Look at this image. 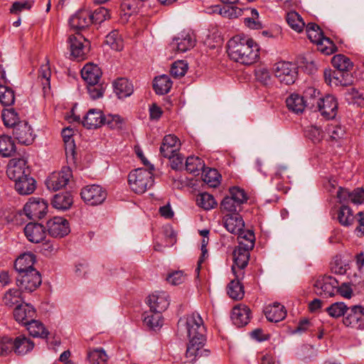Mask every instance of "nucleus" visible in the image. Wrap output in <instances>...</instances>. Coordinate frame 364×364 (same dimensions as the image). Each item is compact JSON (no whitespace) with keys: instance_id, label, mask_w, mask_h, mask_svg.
<instances>
[{"instance_id":"f257e3e1","label":"nucleus","mask_w":364,"mask_h":364,"mask_svg":"<svg viewBox=\"0 0 364 364\" xmlns=\"http://www.w3.org/2000/svg\"><path fill=\"white\" fill-rule=\"evenodd\" d=\"M178 326L186 328L189 339L185 360L182 364H193L200 357L209 355L210 351L204 348L206 341V328L200 314L193 313L188 315L185 321L180 319Z\"/></svg>"},{"instance_id":"f03ea898","label":"nucleus","mask_w":364,"mask_h":364,"mask_svg":"<svg viewBox=\"0 0 364 364\" xmlns=\"http://www.w3.org/2000/svg\"><path fill=\"white\" fill-rule=\"evenodd\" d=\"M258 45L250 38L236 36L228 43V53L235 62L250 65L259 58Z\"/></svg>"},{"instance_id":"7ed1b4c3","label":"nucleus","mask_w":364,"mask_h":364,"mask_svg":"<svg viewBox=\"0 0 364 364\" xmlns=\"http://www.w3.org/2000/svg\"><path fill=\"white\" fill-rule=\"evenodd\" d=\"M247 200V196L243 189L232 187L229 190V195L221 201V210L227 214L239 213L242 210V204Z\"/></svg>"},{"instance_id":"20e7f679","label":"nucleus","mask_w":364,"mask_h":364,"mask_svg":"<svg viewBox=\"0 0 364 364\" xmlns=\"http://www.w3.org/2000/svg\"><path fill=\"white\" fill-rule=\"evenodd\" d=\"M128 181L134 192L141 194L154 185L153 173L145 168H136L129 173Z\"/></svg>"},{"instance_id":"39448f33","label":"nucleus","mask_w":364,"mask_h":364,"mask_svg":"<svg viewBox=\"0 0 364 364\" xmlns=\"http://www.w3.org/2000/svg\"><path fill=\"white\" fill-rule=\"evenodd\" d=\"M306 32L309 40L320 46L319 49L326 55H331L336 51V46L333 41L323 36L319 26L314 23L306 25Z\"/></svg>"},{"instance_id":"423d86ee","label":"nucleus","mask_w":364,"mask_h":364,"mask_svg":"<svg viewBox=\"0 0 364 364\" xmlns=\"http://www.w3.org/2000/svg\"><path fill=\"white\" fill-rule=\"evenodd\" d=\"M70 56L77 60H84L90 50V42L80 33L70 35L68 39Z\"/></svg>"},{"instance_id":"0eeeda50","label":"nucleus","mask_w":364,"mask_h":364,"mask_svg":"<svg viewBox=\"0 0 364 364\" xmlns=\"http://www.w3.org/2000/svg\"><path fill=\"white\" fill-rule=\"evenodd\" d=\"M41 275L36 269L18 272L16 277V285L21 291L32 292L41 284Z\"/></svg>"},{"instance_id":"6e6552de","label":"nucleus","mask_w":364,"mask_h":364,"mask_svg":"<svg viewBox=\"0 0 364 364\" xmlns=\"http://www.w3.org/2000/svg\"><path fill=\"white\" fill-rule=\"evenodd\" d=\"M275 77L281 83L289 85L296 81L297 78V68L289 62H278L274 65Z\"/></svg>"},{"instance_id":"1a4fd4ad","label":"nucleus","mask_w":364,"mask_h":364,"mask_svg":"<svg viewBox=\"0 0 364 364\" xmlns=\"http://www.w3.org/2000/svg\"><path fill=\"white\" fill-rule=\"evenodd\" d=\"M80 196L86 204L95 206L102 204L105 200L107 193L102 186L92 184L81 189Z\"/></svg>"},{"instance_id":"9d476101","label":"nucleus","mask_w":364,"mask_h":364,"mask_svg":"<svg viewBox=\"0 0 364 364\" xmlns=\"http://www.w3.org/2000/svg\"><path fill=\"white\" fill-rule=\"evenodd\" d=\"M252 249H247L243 246L237 245L233 251V262L232 271L237 279L244 277L243 269L247 267L250 259V251Z\"/></svg>"},{"instance_id":"9b49d317","label":"nucleus","mask_w":364,"mask_h":364,"mask_svg":"<svg viewBox=\"0 0 364 364\" xmlns=\"http://www.w3.org/2000/svg\"><path fill=\"white\" fill-rule=\"evenodd\" d=\"M47 210L48 203L44 199L34 197L31 198L23 208L25 215L31 220L43 218Z\"/></svg>"},{"instance_id":"f8f14e48","label":"nucleus","mask_w":364,"mask_h":364,"mask_svg":"<svg viewBox=\"0 0 364 364\" xmlns=\"http://www.w3.org/2000/svg\"><path fill=\"white\" fill-rule=\"evenodd\" d=\"M338 285L337 279L331 276H323L318 277L315 284L314 291L316 294L328 298L333 296L336 294V288Z\"/></svg>"},{"instance_id":"ddd939ff","label":"nucleus","mask_w":364,"mask_h":364,"mask_svg":"<svg viewBox=\"0 0 364 364\" xmlns=\"http://www.w3.org/2000/svg\"><path fill=\"white\" fill-rule=\"evenodd\" d=\"M72 176L70 168L64 166L60 171L52 173L47 178L46 185L49 190L56 191L65 187Z\"/></svg>"},{"instance_id":"4468645a","label":"nucleus","mask_w":364,"mask_h":364,"mask_svg":"<svg viewBox=\"0 0 364 364\" xmlns=\"http://www.w3.org/2000/svg\"><path fill=\"white\" fill-rule=\"evenodd\" d=\"M323 77L326 83L333 86H348L353 82V76L349 71L326 69Z\"/></svg>"},{"instance_id":"2eb2a0df","label":"nucleus","mask_w":364,"mask_h":364,"mask_svg":"<svg viewBox=\"0 0 364 364\" xmlns=\"http://www.w3.org/2000/svg\"><path fill=\"white\" fill-rule=\"evenodd\" d=\"M6 174L11 180L16 181L31 175V171L24 159L14 158L7 165Z\"/></svg>"},{"instance_id":"dca6fc26","label":"nucleus","mask_w":364,"mask_h":364,"mask_svg":"<svg viewBox=\"0 0 364 364\" xmlns=\"http://www.w3.org/2000/svg\"><path fill=\"white\" fill-rule=\"evenodd\" d=\"M316 108L325 118L333 119L337 114L338 102L336 97L331 95H326L318 101Z\"/></svg>"},{"instance_id":"f3484780","label":"nucleus","mask_w":364,"mask_h":364,"mask_svg":"<svg viewBox=\"0 0 364 364\" xmlns=\"http://www.w3.org/2000/svg\"><path fill=\"white\" fill-rule=\"evenodd\" d=\"M346 326L355 328H364V308L361 306H353L347 311L343 318Z\"/></svg>"},{"instance_id":"a211bd4d","label":"nucleus","mask_w":364,"mask_h":364,"mask_svg":"<svg viewBox=\"0 0 364 364\" xmlns=\"http://www.w3.org/2000/svg\"><path fill=\"white\" fill-rule=\"evenodd\" d=\"M13 135L18 143L24 145L32 144L35 138L31 126L26 121L19 122L14 126Z\"/></svg>"},{"instance_id":"6ab92c4d","label":"nucleus","mask_w":364,"mask_h":364,"mask_svg":"<svg viewBox=\"0 0 364 364\" xmlns=\"http://www.w3.org/2000/svg\"><path fill=\"white\" fill-rule=\"evenodd\" d=\"M48 232L54 237H63L70 232L67 220L61 217H54L47 222Z\"/></svg>"},{"instance_id":"aec40b11","label":"nucleus","mask_w":364,"mask_h":364,"mask_svg":"<svg viewBox=\"0 0 364 364\" xmlns=\"http://www.w3.org/2000/svg\"><path fill=\"white\" fill-rule=\"evenodd\" d=\"M147 304L151 311L162 313L169 306V296L165 291H156L149 295Z\"/></svg>"},{"instance_id":"412c9836","label":"nucleus","mask_w":364,"mask_h":364,"mask_svg":"<svg viewBox=\"0 0 364 364\" xmlns=\"http://www.w3.org/2000/svg\"><path fill=\"white\" fill-rule=\"evenodd\" d=\"M36 316L35 308L27 303L18 305L14 311V316L16 321L25 326L36 318Z\"/></svg>"},{"instance_id":"4be33fe9","label":"nucleus","mask_w":364,"mask_h":364,"mask_svg":"<svg viewBox=\"0 0 364 364\" xmlns=\"http://www.w3.org/2000/svg\"><path fill=\"white\" fill-rule=\"evenodd\" d=\"M180 148V141L178 139L172 134L164 136L162 144L160 146L161 154L168 159H171L173 155L178 152Z\"/></svg>"},{"instance_id":"5701e85b","label":"nucleus","mask_w":364,"mask_h":364,"mask_svg":"<svg viewBox=\"0 0 364 364\" xmlns=\"http://www.w3.org/2000/svg\"><path fill=\"white\" fill-rule=\"evenodd\" d=\"M46 229L43 225L36 223H29L24 228L26 238L31 242L38 243L46 237Z\"/></svg>"},{"instance_id":"b1692460","label":"nucleus","mask_w":364,"mask_h":364,"mask_svg":"<svg viewBox=\"0 0 364 364\" xmlns=\"http://www.w3.org/2000/svg\"><path fill=\"white\" fill-rule=\"evenodd\" d=\"M250 318V309L246 305L239 304L232 309L231 319L236 326H245L249 323Z\"/></svg>"},{"instance_id":"393cba45","label":"nucleus","mask_w":364,"mask_h":364,"mask_svg":"<svg viewBox=\"0 0 364 364\" xmlns=\"http://www.w3.org/2000/svg\"><path fill=\"white\" fill-rule=\"evenodd\" d=\"M195 42L196 40L191 34L182 32L173 38L171 46L176 48L177 51L184 53L193 48Z\"/></svg>"},{"instance_id":"a878e982","label":"nucleus","mask_w":364,"mask_h":364,"mask_svg":"<svg viewBox=\"0 0 364 364\" xmlns=\"http://www.w3.org/2000/svg\"><path fill=\"white\" fill-rule=\"evenodd\" d=\"M105 114L100 109H91L84 117L82 124L87 129H97L104 125Z\"/></svg>"},{"instance_id":"bb28decb","label":"nucleus","mask_w":364,"mask_h":364,"mask_svg":"<svg viewBox=\"0 0 364 364\" xmlns=\"http://www.w3.org/2000/svg\"><path fill=\"white\" fill-rule=\"evenodd\" d=\"M223 223L226 230L235 235L245 228V222L239 213L226 214L223 218Z\"/></svg>"},{"instance_id":"cd10ccee","label":"nucleus","mask_w":364,"mask_h":364,"mask_svg":"<svg viewBox=\"0 0 364 364\" xmlns=\"http://www.w3.org/2000/svg\"><path fill=\"white\" fill-rule=\"evenodd\" d=\"M70 26L75 29H83L89 26L92 22L90 18V11L86 9L79 10L69 20Z\"/></svg>"},{"instance_id":"c85d7f7f","label":"nucleus","mask_w":364,"mask_h":364,"mask_svg":"<svg viewBox=\"0 0 364 364\" xmlns=\"http://www.w3.org/2000/svg\"><path fill=\"white\" fill-rule=\"evenodd\" d=\"M114 93L118 98L123 99L129 97L134 92L132 83L125 77H119L113 82Z\"/></svg>"},{"instance_id":"c756f323","label":"nucleus","mask_w":364,"mask_h":364,"mask_svg":"<svg viewBox=\"0 0 364 364\" xmlns=\"http://www.w3.org/2000/svg\"><path fill=\"white\" fill-rule=\"evenodd\" d=\"M264 314L268 321L277 323L285 318L287 311L283 305L275 302L272 305L266 306Z\"/></svg>"},{"instance_id":"7c9ffc66","label":"nucleus","mask_w":364,"mask_h":364,"mask_svg":"<svg viewBox=\"0 0 364 364\" xmlns=\"http://www.w3.org/2000/svg\"><path fill=\"white\" fill-rule=\"evenodd\" d=\"M34 343L30 338L21 335L13 339V352L18 355H23L31 351Z\"/></svg>"},{"instance_id":"2f4dec72","label":"nucleus","mask_w":364,"mask_h":364,"mask_svg":"<svg viewBox=\"0 0 364 364\" xmlns=\"http://www.w3.org/2000/svg\"><path fill=\"white\" fill-rule=\"evenodd\" d=\"M82 79L88 84H97L102 76V71L97 65L92 63L86 64L81 70Z\"/></svg>"},{"instance_id":"473e14b6","label":"nucleus","mask_w":364,"mask_h":364,"mask_svg":"<svg viewBox=\"0 0 364 364\" xmlns=\"http://www.w3.org/2000/svg\"><path fill=\"white\" fill-rule=\"evenodd\" d=\"M36 262V256L31 252L23 253L15 261L14 267L18 272H28L35 269L33 266Z\"/></svg>"},{"instance_id":"72a5a7b5","label":"nucleus","mask_w":364,"mask_h":364,"mask_svg":"<svg viewBox=\"0 0 364 364\" xmlns=\"http://www.w3.org/2000/svg\"><path fill=\"white\" fill-rule=\"evenodd\" d=\"M14 182L15 189L20 195H30L34 192L36 188V181L30 175Z\"/></svg>"},{"instance_id":"f704fd0d","label":"nucleus","mask_w":364,"mask_h":364,"mask_svg":"<svg viewBox=\"0 0 364 364\" xmlns=\"http://www.w3.org/2000/svg\"><path fill=\"white\" fill-rule=\"evenodd\" d=\"M243 9L236 6L224 5L223 7L217 5L213 7V12H218L223 17L228 18H235L242 16Z\"/></svg>"},{"instance_id":"c9c22d12","label":"nucleus","mask_w":364,"mask_h":364,"mask_svg":"<svg viewBox=\"0 0 364 364\" xmlns=\"http://www.w3.org/2000/svg\"><path fill=\"white\" fill-rule=\"evenodd\" d=\"M73 203V196L69 192L55 194L52 200V205L55 208L63 210L69 209Z\"/></svg>"},{"instance_id":"e433bc0d","label":"nucleus","mask_w":364,"mask_h":364,"mask_svg":"<svg viewBox=\"0 0 364 364\" xmlns=\"http://www.w3.org/2000/svg\"><path fill=\"white\" fill-rule=\"evenodd\" d=\"M288 109L294 113H301L305 108V102L302 96L298 94H291L286 100Z\"/></svg>"},{"instance_id":"4c0bfd02","label":"nucleus","mask_w":364,"mask_h":364,"mask_svg":"<svg viewBox=\"0 0 364 364\" xmlns=\"http://www.w3.org/2000/svg\"><path fill=\"white\" fill-rule=\"evenodd\" d=\"M153 86L156 94L164 95L171 90L172 82L168 75H163L155 77Z\"/></svg>"},{"instance_id":"58836bf2","label":"nucleus","mask_w":364,"mask_h":364,"mask_svg":"<svg viewBox=\"0 0 364 364\" xmlns=\"http://www.w3.org/2000/svg\"><path fill=\"white\" fill-rule=\"evenodd\" d=\"M22 299L21 289L13 288L6 291L3 297V302L6 306L13 307L15 305H20Z\"/></svg>"},{"instance_id":"ea45409f","label":"nucleus","mask_w":364,"mask_h":364,"mask_svg":"<svg viewBox=\"0 0 364 364\" xmlns=\"http://www.w3.org/2000/svg\"><path fill=\"white\" fill-rule=\"evenodd\" d=\"M31 336L36 338H45L48 335V331L46 330L43 324L36 320L35 318L26 326Z\"/></svg>"},{"instance_id":"a19ab883","label":"nucleus","mask_w":364,"mask_h":364,"mask_svg":"<svg viewBox=\"0 0 364 364\" xmlns=\"http://www.w3.org/2000/svg\"><path fill=\"white\" fill-rule=\"evenodd\" d=\"M236 235H238L237 240L239 246H243L247 249H253L255 237L252 230H245L242 228V230L240 231V232H237Z\"/></svg>"},{"instance_id":"79ce46f5","label":"nucleus","mask_w":364,"mask_h":364,"mask_svg":"<svg viewBox=\"0 0 364 364\" xmlns=\"http://www.w3.org/2000/svg\"><path fill=\"white\" fill-rule=\"evenodd\" d=\"M204 168V161L200 158L191 156L186 159V168L190 173L198 175L199 172L203 171Z\"/></svg>"},{"instance_id":"37998d69","label":"nucleus","mask_w":364,"mask_h":364,"mask_svg":"<svg viewBox=\"0 0 364 364\" xmlns=\"http://www.w3.org/2000/svg\"><path fill=\"white\" fill-rule=\"evenodd\" d=\"M16 151V146L11 137L0 136V154L4 157H9Z\"/></svg>"},{"instance_id":"c03bdc74","label":"nucleus","mask_w":364,"mask_h":364,"mask_svg":"<svg viewBox=\"0 0 364 364\" xmlns=\"http://www.w3.org/2000/svg\"><path fill=\"white\" fill-rule=\"evenodd\" d=\"M304 135L313 143L317 144L321 142L323 139L324 132L318 126L310 125L305 128Z\"/></svg>"},{"instance_id":"a18cd8bd","label":"nucleus","mask_w":364,"mask_h":364,"mask_svg":"<svg viewBox=\"0 0 364 364\" xmlns=\"http://www.w3.org/2000/svg\"><path fill=\"white\" fill-rule=\"evenodd\" d=\"M304 95L303 96L305 102V106H309L311 108H316L318 100L321 98L320 96V92L314 88L308 87L304 91Z\"/></svg>"},{"instance_id":"49530a36","label":"nucleus","mask_w":364,"mask_h":364,"mask_svg":"<svg viewBox=\"0 0 364 364\" xmlns=\"http://www.w3.org/2000/svg\"><path fill=\"white\" fill-rule=\"evenodd\" d=\"M235 278V279L232 280L228 284V294L232 299L237 300L242 299L245 293L243 287L240 282L241 279Z\"/></svg>"},{"instance_id":"de8ad7c7","label":"nucleus","mask_w":364,"mask_h":364,"mask_svg":"<svg viewBox=\"0 0 364 364\" xmlns=\"http://www.w3.org/2000/svg\"><path fill=\"white\" fill-rule=\"evenodd\" d=\"M287 21L289 26L297 32L303 31L305 23L301 16L296 11H290L287 15Z\"/></svg>"},{"instance_id":"09e8293b","label":"nucleus","mask_w":364,"mask_h":364,"mask_svg":"<svg viewBox=\"0 0 364 364\" xmlns=\"http://www.w3.org/2000/svg\"><path fill=\"white\" fill-rule=\"evenodd\" d=\"M87 358L91 364H106L108 360V355L101 348L91 350Z\"/></svg>"},{"instance_id":"8fccbe9b","label":"nucleus","mask_w":364,"mask_h":364,"mask_svg":"<svg viewBox=\"0 0 364 364\" xmlns=\"http://www.w3.org/2000/svg\"><path fill=\"white\" fill-rule=\"evenodd\" d=\"M110 18V14L108 9L100 6L93 11H90V18L92 23L100 24Z\"/></svg>"},{"instance_id":"3c124183","label":"nucleus","mask_w":364,"mask_h":364,"mask_svg":"<svg viewBox=\"0 0 364 364\" xmlns=\"http://www.w3.org/2000/svg\"><path fill=\"white\" fill-rule=\"evenodd\" d=\"M196 201L197 204L204 210H210L214 208L217 205V202L214 197L208 193H202L199 194L197 197Z\"/></svg>"},{"instance_id":"603ef678","label":"nucleus","mask_w":364,"mask_h":364,"mask_svg":"<svg viewBox=\"0 0 364 364\" xmlns=\"http://www.w3.org/2000/svg\"><path fill=\"white\" fill-rule=\"evenodd\" d=\"M338 219L342 225H351L354 220L352 210L347 205H342L338 213Z\"/></svg>"},{"instance_id":"864d4df0","label":"nucleus","mask_w":364,"mask_h":364,"mask_svg":"<svg viewBox=\"0 0 364 364\" xmlns=\"http://www.w3.org/2000/svg\"><path fill=\"white\" fill-rule=\"evenodd\" d=\"M332 65L340 70L349 71L353 67V63L350 59L343 55H336L332 58Z\"/></svg>"},{"instance_id":"5fc2aeb1","label":"nucleus","mask_w":364,"mask_h":364,"mask_svg":"<svg viewBox=\"0 0 364 364\" xmlns=\"http://www.w3.org/2000/svg\"><path fill=\"white\" fill-rule=\"evenodd\" d=\"M105 43L114 50H121L124 46L123 41L117 31L110 32L106 36Z\"/></svg>"},{"instance_id":"6e6d98bb","label":"nucleus","mask_w":364,"mask_h":364,"mask_svg":"<svg viewBox=\"0 0 364 364\" xmlns=\"http://www.w3.org/2000/svg\"><path fill=\"white\" fill-rule=\"evenodd\" d=\"M144 322L151 328L161 327L163 324L161 313L150 311L144 317Z\"/></svg>"},{"instance_id":"4d7b16f0","label":"nucleus","mask_w":364,"mask_h":364,"mask_svg":"<svg viewBox=\"0 0 364 364\" xmlns=\"http://www.w3.org/2000/svg\"><path fill=\"white\" fill-rule=\"evenodd\" d=\"M104 124L111 129H122L125 124V120L118 114L105 115Z\"/></svg>"},{"instance_id":"13d9d810","label":"nucleus","mask_w":364,"mask_h":364,"mask_svg":"<svg viewBox=\"0 0 364 364\" xmlns=\"http://www.w3.org/2000/svg\"><path fill=\"white\" fill-rule=\"evenodd\" d=\"M349 308L343 302H336L326 309L330 316L333 318H338L341 316L346 315Z\"/></svg>"},{"instance_id":"bf43d9fd","label":"nucleus","mask_w":364,"mask_h":364,"mask_svg":"<svg viewBox=\"0 0 364 364\" xmlns=\"http://www.w3.org/2000/svg\"><path fill=\"white\" fill-rule=\"evenodd\" d=\"M51 76L50 68L48 61L43 65L39 70L38 79L41 80L44 92L46 89H50V78Z\"/></svg>"},{"instance_id":"052dcab7","label":"nucleus","mask_w":364,"mask_h":364,"mask_svg":"<svg viewBox=\"0 0 364 364\" xmlns=\"http://www.w3.org/2000/svg\"><path fill=\"white\" fill-rule=\"evenodd\" d=\"M1 117L4 125L7 127H13L14 129V126L19 122L18 114L13 109L4 110Z\"/></svg>"},{"instance_id":"680f3d73","label":"nucleus","mask_w":364,"mask_h":364,"mask_svg":"<svg viewBox=\"0 0 364 364\" xmlns=\"http://www.w3.org/2000/svg\"><path fill=\"white\" fill-rule=\"evenodd\" d=\"M326 132L332 140L341 139L345 134L344 128L337 124H328L326 127Z\"/></svg>"},{"instance_id":"e2e57ef3","label":"nucleus","mask_w":364,"mask_h":364,"mask_svg":"<svg viewBox=\"0 0 364 364\" xmlns=\"http://www.w3.org/2000/svg\"><path fill=\"white\" fill-rule=\"evenodd\" d=\"M15 100L14 91L6 86H0V102L4 106L11 105Z\"/></svg>"},{"instance_id":"0e129e2a","label":"nucleus","mask_w":364,"mask_h":364,"mask_svg":"<svg viewBox=\"0 0 364 364\" xmlns=\"http://www.w3.org/2000/svg\"><path fill=\"white\" fill-rule=\"evenodd\" d=\"M72 130L69 129H63L62 132L65 142V150L66 156H73L75 153L74 140L71 138Z\"/></svg>"},{"instance_id":"69168bd1","label":"nucleus","mask_w":364,"mask_h":364,"mask_svg":"<svg viewBox=\"0 0 364 364\" xmlns=\"http://www.w3.org/2000/svg\"><path fill=\"white\" fill-rule=\"evenodd\" d=\"M188 70V64L184 60H178L172 64L171 75L178 78L185 75Z\"/></svg>"},{"instance_id":"338daca9","label":"nucleus","mask_w":364,"mask_h":364,"mask_svg":"<svg viewBox=\"0 0 364 364\" xmlns=\"http://www.w3.org/2000/svg\"><path fill=\"white\" fill-rule=\"evenodd\" d=\"M32 6V2L29 1H19L13 3L10 12L14 14H18L23 11L29 10Z\"/></svg>"},{"instance_id":"774afa93","label":"nucleus","mask_w":364,"mask_h":364,"mask_svg":"<svg viewBox=\"0 0 364 364\" xmlns=\"http://www.w3.org/2000/svg\"><path fill=\"white\" fill-rule=\"evenodd\" d=\"M87 88L90 97L94 100L102 97L105 91L102 85L99 83L88 84Z\"/></svg>"}]
</instances>
